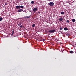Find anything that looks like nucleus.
<instances>
[{
    "label": "nucleus",
    "mask_w": 76,
    "mask_h": 76,
    "mask_svg": "<svg viewBox=\"0 0 76 76\" xmlns=\"http://www.w3.org/2000/svg\"><path fill=\"white\" fill-rule=\"evenodd\" d=\"M31 4H34V1H32L31 2Z\"/></svg>",
    "instance_id": "15"
},
{
    "label": "nucleus",
    "mask_w": 76,
    "mask_h": 76,
    "mask_svg": "<svg viewBox=\"0 0 76 76\" xmlns=\"http://www.w3.org/2000/svg\"><path fill=\"white\" fill-rule=\"evenodd\" d=\"M66 35H67V36H69V35H70V34L67 33L66 34Z\"/></svg>",
    "instance_id": "20"
},
{
    "label": "nucleus",
    "mask_w": 76,
    "mask_h": 76,
    "mask_svg": "<svg viewBox=\"0 0 76 76\" xmlns=\"http://www.w3.org/2000/svg\"><path fill=\"white\" fill-rule=\"evenodd\" d=\"M66 23H69V20H67L66 21Z\"/></svg>",
    "instance_id": "19"
},
{
    "label": "nucleus",
    "mask_w": 76,
    "mask_h": 76,
    "mask_svg": "<svg viewBox=\"0 0 76 76\" xmlns=\"http://www.w3.org/2000/svg\"><path fill=\"white\" fill-rule=\"evenodd\" d=\"M18 26H20V25H22V23L20 22L18 23Z\"/></svg>",
    "instance_id": "9"
},
{
    "label": "nucleus",
    "mask_w": 76,
    "mask_h": 76,
    "mask_svg": "<svg viewBox=\"0 0 76 76\" xmlns=\"http://www.w3.org/2000/svg\"><path fill=\"white\" fill-rule=\"evenodd\" d=\"M3 20V18H0V21H1Z\"/></svg>",
    "instance_id": "16"
},
{
    "label": "nucleus",
    "mask_w": 76,
    "mask_h": 76,
    "mask_svg": "<svg viewBox=\"0 0 76 76\" xmlns=\"http://www.w3.org/2000/svg\"><path fill=\"white\" fill-rule=\"evenodd\" d=\"M16 8L17 9H20V6H17L16 7Z\"/></svg>",
    "instance_id": "5"
},
{
    "label": "nucleus",
    "mask_w": 76,
    "mask_h": 76,
    "mask_svg": "<svg viewBox=\"0 0 76 76\" xmlns=\"http://www.w3.org/2000/svg\"><path fill=\"white\" fill-rule=\"evenodd\" d=\"M43 41H45V40L44 39H43Z\"/></svg>",
    "instance_id": "23"
},
{
    "label": "nucleus",
    "mask_w": 76,
    "mask_h": 76,
    "mask_svg": "<svg viewBox=\"0 0 76 76\" xmlns=\"http://www.w3.org/2000/svg\"><path fill=\"white\" fill-rule=\"evenodd\" d=\"M30 17H31V16H26L25 17V18H30Z\"/></svg>",
    "instance_id": "12"
},
{
    "label": "nucleus",
    "mask_w": 76,
    "mask_h": 76,
    "mask_svg": "<svg viewBox=\"0 0 76 76\" xmlns=\"http://www.w3.org/2000/svg\"><path fill=\"white\" fill-rule=\"evenodd\" d=\"M22 11H23V9H21L18 10V12H22Z\"/></svg>",
    "instance_id": "4"
},
{
    "label": "nucleus",
    "mask_w": 76,
    "mask_h": 76,
    "mask_svg": "<svg viewBox=\"0 0 76 76\" xmlns=\"http://www.w3.org/2000/svg\"><path fill=\"white\" fill-rule=\"evenodd\" d=\"M63 30V28L62 27H61L60 28V30Z\"/></svg>",
    "instance_id": "21"
},
{
    "label": "nucleus",
    "mask_w": 76,
    "mask_h": 76,
    "mask_svg": "<svg viewBox=\"0 0 76 76\" xmlns=\"http://www.w3.org/2000/svg\"><path fill=\"white\" fill-rule=\"evenodd\" d=\"M33 11H34V13H35L36 11H37V8H34L33 10Z\"/></svg>",
    "instance_id": "3"
},
{
    "label": "nucleus",
    "mask_w": 76,
    "mask_h": 76,
    "mask_svg": "<svg viewBox=\"0 0 76 76\" xmlns=\"http://www.w3.org/2000/svg\"><path fill=\"white\" fill-rule=\"evenodd\" d=\"M72 20V22H75V20H75V19H73Z\"/></svg>",
    "instance_id": "11"
},
{
    "label": "nucleus",
    "mask_w": 76,
    "mask_h": 76,
    "mask_svg": "<svg viewBox=\"0 0 76 76\" xmlns=\"http://www.w3.org/2000/svg\"><path fill=\"white\" fill-rule=\"evenodd\" d=\"M23 26L21 25V26H20V28H23Z\"/></svg>",
    "instance_id": "18"
},
{
    "label": "nucleus",
    "mask_w": 76,
    "mask_h": 76,
    "mask_svg": "<svg viewBox=\"0 0 76 76\" xmlns=\"http://www.w3.org/2000/svg\"><path fill=\"white\" fill-rule=\"evenodd\" d=\"M5 5H7V3H5Z\"/></svg>",
    "instance_id": "22"
},
{
    "label": "nucleus",
    "mask_w": 76,
    "mask_h": 76,
    "mask_svg": "<svg viewBox=\"0 0 76 76\" xmlns=\"http://www.w3.org/2000/svg\"><path fill=\"white\" fill-rule=\"evenodd\" d=\"M13 34H14V31L13 30L12 31V33L11 34V35H13Z\"/></svg>",
    "instance_id": "14"
},
{
    "label": "nucleus",
    "mask_w": 76,
    "mask_h": 76,
    "mask_svg": "<svg viewBox=\"0 0 76 76\" xmlns=\"http://www.w3.org/2000/svg\"><path fill=\"white\" fill-rule=\"evenodd\" d=\"M35 26V24H34L32 25V27H33V28H34Z\"/></svg>",
    "instance_id": "13"
},
{
    "label": "nucleus",
    "mask_w": 76,
    "mask_h": 76,
    "mask_svg": "<svg viewBox=\"0 0 76 76\" xmlns=\"http://www.w3.org/2000/svg\"><path fill=\"white\" fill-rule=\"evenodd\" d=\"M20 8H24V7L23 6H20Z\"/></svg>",
    "instance_id": "17"
},
{
    "label": "nucleus",
    "mask_w": 76,
    "mask_h": 76,
    "mask_svg": "<svg viewBox=\"0 0 76 76\" xmlns=\"http://www.w3.org/2000/svg\"><path fill=\"white\" fill-rule=\"evenodd\" d=\"M40 13V12H38V13Z\"/></svg>",
    "instance_id": "24"
},
{
    "label": "nucleus",
    "mask_w": 76,
    "mask_h": 76,
    "mask_svg": "<svg viewBox=\"0 0 76 76\" xmlns=\"http://www.w3.org/2000/svg\"><path fill=\"white\" fill-rule=\"evenodd\" d=\"M64 30L65 31H67L68 30V28L67 27H65L64 28Z\"/></svg>",
    "instance_id": "8"
},
{
    "label": "nucleus",
    "mask_w": 76,
    "mask_h": 76,
    "mask_svg": "<svg viewBox=\"0 0 76 76\" xmlns=\"http://www.w3.org/2000/svg\"><path fill=\"white\" fill-rule=\"evenodd\" d=\"M65 13L64 12H61V15H64Z\"/></svg>",
    "instance_id": "10"
},
{
    "label": "nucleus",
    "mask_w": 76,
    "mask_h": 76,
    "mask_svg": "<svg viewBox=\"0 0 76 76\" xmlns=\"http://www.w3.org/2000/svg\"><path fill=\"white\" fill-rule=\"evenodd\" d=\"M54 2H50L49 3V5L50 6H54Z\"/></svg>",
    "instance_id": "2"
},
{
    "label": "nucleus",
    "mask_w": 76,
    "mask_h": 76,
    "mask_svg": "<svg viewBox=\"0 0 76 76\" xmlns=\"http://www.w3.org/2000/svg\"><path fill=\"white\" fill-rule=\"evenodd\" d=\"M63 18H60L59 20H60V21H63Z\"/></svg>",
    "instance_id": "6"
},
{
    "label": "nucleus",
    "mask_w": 76,
    "mask_h": 76,
    "mask_svg": "<svg viewBox=\"0 0 76 76\" xmlns=\"http://www.w3.org/2000/svg\"><path fill=\"white\" fill-rule=\"evenodd\" d=\"M69 53H71V54H73V53H74V52H73L72 50H71V51H69Z\"/></svg>",
    "instance_id": "7"
},
{
    "label": "nucleus",
    "mask_w": 76,
    "mask_h": 76,
    "mask_svg": "<svg viewBox=\"0 0 76 76\" xmlns=\"http://www.w3.org/2000/svg\"><path fill=\"white\" fill-rule=\"evenodd\" d=\"M48 32H50V33H54L56 32V30L54 29L51 30H49Z\"/></svg>",
    "instance_id": "1"
}]
</instances>
